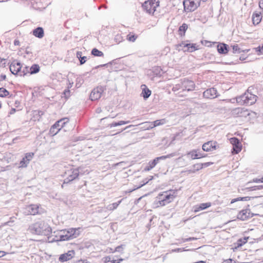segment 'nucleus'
Returning <instances> with one entry per match:
<instances>
[{"mask_svg": "<svg viewBox=\"0 0 263 263\" xmlns=\"http://www.w3.org/2000/svg\"><path fill=\"white\" fill-rule=\"evenodd\" d=\"M230 142L233 145L232 153L233 154H238L242 149V145L240 140L236 137H233L230 139Z\"/></svg>", "mask_w": 263, "mask_h": 263, "instance_id": "9d476101", "label": "nucleus"}, {"mask_svg": "<svg viewBox=\"0 0 263 263\" xmlns=\"http://www.w3.org/2000/svg\"><path fill=\"white\" fill-rule=\"evenodd\" d=\"M256 49L257 51H259L261 53H263V44L261 46H258Z\"/></svg>", "mask_w": 263, "mask_h": 263, "instance_id": "680f3d73", "label": "nucleus"}, {"mask_svg": "<svg viewBox=\"0 0 263 263\" xmlns=\"http://www.w3.org/2000/svg\"><path fill=\"white\" fill-rule=\"evenodd\" d=\"M231 47L232 49V52L233 53L236 54V53H240L242 52H245V50H242L240 48H239L238 45L237 44H234L233 45H231ZM249 50H246L247 52Z\"/></svg>", "mask_w": 263, "mask_h": 263, "instance_id": "a878e982", "label": "nucleus"}, {"mask_svg": "<svg viewBox=\"0 0 263 263\" xmlns=\"http://www.w3.org/2000/svg\"><path fill=\"white\" fill-rule=\"evenodd\" d=\"M124 245H121L120 246H118L115 248V249H114V251H112V252H122L123 251V249H124Z\"/></svg>", "mask_w": 263, "mask_h": 263, "instance_id": "a18cd8bd", "label": "nucleus"}, {"mask_svg": "<svg viewBox=\"0 0 263 263\" xmlns=\"http://www.w3.org/2000/svg\"><path fill=\"white\" fill-rule=\"evenodd\" d=\"M153 168L151 166V165L148 163L147 166H146L145 167V168H144V171L145 172H147V171H149L150 170H151Z\"/></svg>", "mask_w": 263, "mask_h": 263, "instance_id": "6e6d98bb", "label": "nucleus"}, {"mask_svg": "<svg viewBox=\"0 0 263 263\" xmlns=\"http://www.w3.org/2000/svg\"><path fill=\"white\" fill-rule=\"evenodd\" d=\"M177 192V190H169L160 193L155 201V204L159 207L171 203L176 197Z\"/></svg>", "mask_w": 263, "mask_h": 263, "instance_id": "f03ea898", "label": "nucleus"}, {"mask_svg": "<svg viewBox=\"0 0 263 263\" xmlns=\"http://www.w3.org/2000/svg\"><path fill=\"white\" fill-rule=\"evenodd\" d=\"M29 163L27 162V161L25 157L23 158L22 160L20 162V167H26L27 166Z\"/></svg>", "mask_w": 263, "mask_h": 263, "instance_id": "c03bdc74", "label": "nucleus"}, {"mask_svg": "<svg viewBox=\"0 0 263 263\" xmlns=\"http://www.w3.org/2000/svg\"><path fill=\"white\" fill-rule=\"evenodd\" d=\"M196 239H197V238L195 237H189V238L185 239L183 240V242L190 241L194 240H196Z\"/></svg>", "mask_w": 263, "mask_h": 263, "instance_id": "0e129e2a", "label": "nucleus"}, {"mask_svg": "<svg viewBox=\"0 0 263 263\" xmlns=\"http://www.w3.org/2000/svg\"><path fill=\"white\" fill-rule=\"evenodd\" d=\"M40 67L38 64H33L29 68L30 74H35L40 71Z\"/></svg>", "mask_w": 263, "mask_h": 263, "instance_id": "cd10ccee", "label": "nucleus"}, {"mask_svg": "<svg viewBox=\"0 0 263 263\" xmlns=\"http://www.w3.org/2000/svg\"><path fill=\"white\" fill-rule=\"evenodd\" d=\"M9 95V92L4 87H0V97L4 98Z\"/></svg>", "mask_w": 263, "mask_h": 263, "instance_id": "72a5a7b5", "label": "nucleus"}, {"mask_svg": "<svg viewBox=\"0 0 263 263\" xmlns=\"http://www.w3.org/2000/svg\"><path fill=\"white\" fill-rule=\"evenodd\" d=\"M174 156L175 154L172 153L167 155L158 157L155 158L154 160L149 161L148 163L154 168L160 161L165 160L167 158H170Z\"/></svg>", "mask_w": 263, "mask_h": 263, "instance_id": "4468645a", "label": "nucleus"}, {"mask_svg": "<svg viewBox=\"0 0 263 263\" xmlns=\"http://www.w3.org/2000/svg\"><path fill=\"white\" fill-rule=\"evenodd\" d=\"M96 113L97 114H100V112H102V109L101 107H98L96 110Z\"/></svg>", "mask_w": 263, "mask_h": 263, "instance_id": "774afa93", "label": "nucleus"}, {"mask_svg": "<svg viewBox=\"0 0 263 263\" xmlns=\"http://www.w3.org/2000/svg\"><path fill=\"white\" fill-rule=\"evenodd\" d=\"M79 168L70 169L66 172V177L64 179L63 184L62 185V187H64V184H68L72 182L73 180L78 179L79 176Z\"/></svg>", "mask_w": 263, "mask_h": 263, "instance_id": "423d86ee", "label": "nucleus"}, {"mask_svg": "<svg viewBox=\"0 0 263 263\" xmlns=\"http://www.w3.org/2000/svg\"><path fill=\"white\" fill-rule=\"evenodd\" d=\"M141 87H142V92L140 95L141 97H142L143 98V99L145 100H146L151 96V91L144 84L142 85Z\"/></svg>", "mask_w": 263, "mask_h": 263, "instance_id": "aec40b11", "label": "nucleus"}, {"mask_svg": "<svg viewBox=\"0 0 263 263\" xmlns=\"http://www.w3.org/2000/svg\"><path fill=\"white\" fill-rule=\"evenodd\" d=\"M79 235V229L70 228L60 231V240H69L77 237Z\"/></svg>", "mask_w": 263, "mask_h": 263, "instance_id": "39448f33", "label": "nucleus"}, {"mask_svg": "<svg viewBox=\"0 0 263 263\" xmlns=\"http://www.w3.org/2000/svg\"><path fill=\"white\" fill-rule=\"evenodd\" d=\"M211 206V202L202 203L199 205H196L194 206V211L196 213L200 211L205 210Z\"/></svg>", "mask_w": 263, "mask_h": 263, "instance_id": "412c9836", "label": "nucleus"}, {"mask_svg": "<svg viewBox=\"0 0 263 263\" xmlns=\"http://www.w3.org/2000/svg\"><path fill=\"white\" fill-rule=\"evenodd\" d=\"M30 215H35L39 213V206L36 204H31L28 206Z\"/></svg>", "mask_w": 263, "mask_h": 263, "instance_id": "5701e85b", "label": "nucleus"}, {"mask_svg": "<svg viewBox=\"0 0 263 263\" xmlns=\"http://www.w3.org/2000/svg\"><path fill=\"white\" fill-rule=\"evenodd\" d=\"M63 120H58L52 126L50 127L49 129V135L51 136H54L58 132L61 130L60 127V124L61 122H62Z\"/></svg>", "mask_w": 263, "mask_h": 263, "instance_id": "a211bd4d", "label": "nucleus"}, {"mask_svg": "<svg viewBox=\"0 0 263 263\" xmlns=\"http://www.w3.org/2000/svg\"><path fill=\"white\" fill-rule=\"evenodd\" d=\"M22 68V65L17 60L13 61L9 66L11 72L14 75H20V71Z\"/></svg>", "mask_w": 263, "mask_h": 263, "instance_id": "9b49d317", "label": "nucleus"}, {"mask_svg": "<svg viewBox=\"0 0 263 263\" xmlns=\"http://www.w3.org/2000/svg\"><path fill=\"white\" fill-rule=\"evenodd\" d=\"M105 89V87L103 86L95 88L90 93V99L92 101L98 100L101 98L102 93Z\"/></svg>", "mask_w": 263, "mask_h": 263, "instance_id": "1a4fd4ad", "label": "nucleus"}, {"mask_svg": "<svg viewBox=\"0 0 263 263\" xmlns=\"http://www.w3.org/2000/svg\"><path fill=\"white\" fill-rule=\"evenodd\" d=\"M149 182V180H148V179L147 178H145V179H144L142 181V183L140 185H139V186H137L136 187H135L134 189H132V190H128V191H125V193H131L132 192H133L134 191L138 189H139L140 187H141L142 186H143L144 185L146 184V183H147L148 182Z\"/></svg>", "mask_w": 263, "mask_h": 263, "instance_id": "2f4dec72", "label": "nucleus"}, {"mask_svg": "<svg viewBox=\"0 0 263 263\" xmlns=\"http://www.w3.org/2000/svg\"><path fill=\"white\" fill-rule=\"evenodd\" d=\"M32 34L35 37L41 39L44 36V30L43 28L38 27L33 30Z\"/></svg>", "mask_w": 263, "mask_h": 263, "instance_id": "4be33fe9", "label": "nucleus"}, {"mask_svg": "<svg viewBox=\"0 0 263 263\" xmlns=\"http://www.w3.org/2000/svg\"><path fill=\"white\" fill-rule=\"evenodd\" d=\"M59 237H60V232L58 233V234L57 235H55L54 236V238H53L50 241L51 242L62 241V240H60Z\"/></svg>", "mask_w": 263, "mask_h": 263, "instance_id": "8fccbe9b", "label": "nucleus"}, {"mask_svg": "<svg viewBox=\"0 0 263 263\" xmlns=\"http://www.w3.org/2000/svg\"><path fill=\"white\" fill-rule=\"evenodd\" d=\"M254 215L250 213L249 209H243L240 211L237 215V219L245 221L249 219L250 218L253 217Z\"/></svg>", "mask_w": 263, "mask_h": 263, "instance_id": "f8f14e48", "label": "nucleus"}, {"mask_svg": "<svg viewBox=\"0 0 263 263\" xmlns=\"http://www.w3.org/2000/svg\"><path fill=\"white\" fill-rule=\"evenodd\" d=\"M241 198H242V197H238V198L233 199L231 200V203H233L238 201H242V199H241Z\"/></svg>", "mask_w": 263, "mask_h": 263, "instance_id": "13d9d810", "label": "nucleus"}, {"mask_svg": "<svg viewBox=\"0 0 263 263\" xmlns=\"http://www.w3.org/2000/svg\"><path fill=\"white\" fill-rule=\"evenodd\" d=\"M63 120L62 121V122H61L59 125L61 129L62 127H63L65 126V124L67 123V122H68V121H69V119L67 118H62V119H60V120Z\"/></svg>", "mask_w": 263, "mask_h": 263, "instance_id": "de8ad7c7", "label": "nucleus"}, {"mask_svg": "<svg viewBox=\"0 0 263 263\" xmlns=\"http://www.w3.org/2000/svg\"><path fill=\"white\" fill-rule=\"evenodd\" d=\"M91 53L92 55H93L95 57H102V56H103V53L96 48L92 49Z\"/></svg>", "mask_w": 263, "mask_h": 263, "instance_id": "473e14b6", "label": "nucleus"}, {"mask_svg": "<svg viewBox=\"0 0 263 263\" xmlns=\"http://www.w3.org/2000/svg\"><path fill=\"white\" fill-rule=\"evenodd\" d=\"M82 53L81 51H78L77 52V57L79 59L80 65L84 64L87 60V57L86 56L82 57Z\"/></svg>", "mask_w": 263, "mask_h": 263, "instance_id": "7c9ffc66", "label": "nucleus"}, {"mask_svg": "<svg viewBox=\"0 0 263 263\" xmlns=\"http://www.w3.org/2000/svg\"><path fill=\"white\" fill-rule=\"evenodd\" d=\"M191 46V43H185L182 42V43L180 44L178 47L179 48V50L182 49L184 51V49H188L189 47Z\"/></svg>", "mask_w": 263, "mask_h": 263, "instance_id": "e433bc0d", "label": "nucleus"}, {"mask_svg": "<svg viewBox=\"0 0 263 263\" xmlns=\"http://www.w3.org/2000/svg\"><path fill=\"white\" fill-rule=\"evenodd\" d=\"M119 122V125H122L124 124H128L130 123V121H120Z\"/></svg>", "mask_w": 263, "mask_h": 263, "instance_id": "052dcab7", "label": "nucleus"}, {"mask_svg": "<svg viewBox=\"0 0 263 263\" xmlns=\"http://www.w3.org/2000/svg\"><path fill=\"white\" fill-rule=\"evenodd\" d=\"M253 182L255 183L263 182V178L260 179L254 178L253 179Z\"/></svg>", "mask_w": 263, "mask_h": 263, "instance_id": "4d7b16f0", "label": "nucleus"}, {"mask_svg": "<svg viewBox=\"0 0 263 263\" xmlns=\"http://www.w3.org/2000/svg\"><path fill=\"white\" fill-rule=\"evenodd\" d=\"M217 91L216 88L212 87L205 90L203 93L204 98L208 99L215 98L218 97Z\"/></svg>", "mask_w": 263, "mask_h": 263, "instance_id": "2eb2a0df", "label": "nucleus"}, {"mask_svg": "<svg viewBox=\"0 0 263 263\" xmlns=\"http://www.w3.org/2000/svg\"><path fill=\"white\" fill-rule=\"evenodd\" d=\"M75 254L73 250L68 251L67 253L62 254L59 257V261L61 262L67 261L72 258Z\"/></svg>", "mask_w": 263, "mask_h": 263, "instance_id": "dca6fc26", "label": "nucleus"}, {"mask_svg": "<svg viewBox=\"0 0 263 263\" xmlns=\"http://www.w3.org/2000/svg\"><path fill=\"white\" fill-rule=\"evenodd\" d=\"M63 96H62V97H64L66 99L69 98L70 95V91L69 90V89H65L63 93Z\"/></svg>", "mask_w": 263, "mask_h": 263, "instance_id": "49530a36", "label": "nucleus"}, {"mask_svg": "<svg viewBox=\"0 0 263 263\" xmlns=\"http://www.w3.org/2000/svg\"><path fill=\"white\" fill-rule=\"evenodd\" d=\"M29 68L30 67L26 65H25L24 66L22 65V68H21L19 76L24 77L25 76H26L27 74H30Z\"/></svg>", "mask_w": 263, "mask_h": 263, "instance_id": "c85d7f7f", "label": "nucleus"}, {"mask_svg": "<svg viewBox=\"0 0 263 263\" xmlns=\"http://www.w3.org/2000/svg\"><path fill=\"white\" fill-rule=\"evenodd\" d=\"M218 147V144L216 141H210L204 143L202 145V148L205 152L213 151Z\"/></svg>", "mask_w": 263, "mask_h": 263, "instance_id": "ddd939ff", "label": "nucleus"}, {"mask_svg": "<svg viewBox=\"0 0 263 263\" xmlns=\"http://www.w3.org/2000/svg\"><path fill=\"white\" fill-rule=\"evenodd\" d=\"M197 155L198 156H197V159L203 158V157H205L206 156L205 155H204V154L202 153L201 152H198V150H197Z\"/></svg>", "mask_w": 263, "mask_h": 263, "instance_id": "5fc2aeb1", "label": "nucleus"}, {"mask_svg": "<svg viewBox=\"0 0 263 263\" xmlns=\"http://www.w3.org/2000/svg\"><path fill=\"white\" fill-rule=\"evenodd\" d=\"M193 169L195 172L199 171L202 169V166L201 165V163H197L194 164L193 166Z\"/></svg>", "mask_w": 263, "mask_h": 263, "instance_id": "09e8293b", "label": "nucleus"}, {"mask_svg": "<svg viewBox=\"0 0 263 263\" xmlns=\"http://www.w3.org/2000/svg\"><path fill=\"white\" fill-rule=\"evenodd\" d=\"M249 238V237H245L242 238H239L236 242V247L239 248L242 246L245 245L247 242L248 239Z\"/></svg>", "mask_w": 263, "mask_h": 263, "instance_id": "c756f323", "label": "nucleus"}, {"mask_svg": "<svg viewBox=\"0 0 263 263\" xmlns=\"http://www.w3.org/2000/svg\"><path fill=\"white\" fill-rule=\"evenodd\" d=\"M6 60L5 59H1V66H3V67H5L6 66Z\"/></svg>", "mask_w": 263, "mask_h": 263, "instance_id": "338daca9", "label": "nucleus"}, {"mask_svg": "<svg viewBox=\"0 0 263 263\" xmlns=\"http://www.w3.org/2000/svg\"><path fill=\"white\" fill-rule=\"evenodd\" d=\"M30 233L48 236L51 234V227L43 221H37L32 224L29 227Z\"/></svg>", "mask_w": 263, "mask_h": 263, "instance_id": "f257e3e1", "label": "nucleus"}, {"mask_svg": "<svg viewBox=\"0 0 263 263\" xmlns=\"http://www.w3.org/2000/svg\"><path fill=\"white\" fill-rule=\"evenodd\" d=\"M187 28H188V25L185 23H183L179 28V29H178L179 34L181 36H184L185 32Z\"/></svg>", "mask_w": 263, "mask_h": 263, "instance_id": "bb28decb", "label": "nucleus"}, {"mask_svg": "<svg viewBox=\"0 0 263 263\" xmlns=\"http://www.w3.org/2000/svg\"><path fill=\"white\" fill-rule=\"evenodd\" d=\"M119 126V122H114L110 124H109L108 126L110 128L112 127H116V126Z\"/></svg>", "mask_w": 263, "mask_h": 263, "instance_id": "bf43d9fd", "label": "nucleus"}, {"mask_svg": "<svg viewBox=\"0 0 263 263\" xmlns=\"http://www.w3.org/2000/svg\"><path fill=\"white\" fill-rule=\"evenodd\" d=\"M6 79V76L4 74H2L0 76V82L5 80Z\"/></svg>", "mask_w": 263, "mask_h": 263, "instance_id": "69168bd1", "label": "nucleus"}, {"mask_svg": "<svg viewBox=\"0 0 263 263\" xmlns=\"http://www.w3.org/2000/svg\"><path fill=\"white\" fill-rule=\"evenodd\" d=\"M257 97L250 92L248 90L243 95L236 97V102L242 105L249 106L254 104L257 101Z\"/></svg>", "mask_w": 263, "mask_h": 263, "instance_id": "20e7f679", "label": "nucleus"}, {"mask_svg": "<svg viewBox=\"0 0 263 263\" xmlns=\"http://www.w3.org/2000/svg\"><path fill=\"white\" fill-rule=\"evenodd\" d=\"M189 250H186L183 248H176L172 250L173 252H181L183 251H188Z\"/></svg>", "mask_w": 263, "mask_h": 263, "instance_id": "603ef678", "label": "nucleus"}, {"mask_svg": "<svg viewBox=\"0 0 263 263\" xmlns=\"http://www.w3.org/2000/svg\"><path fill=\"white\" fill-rule=\"evenodd\" d=\"M195 86L193 81L187 78H183L179 80L178 82L173 86L172 90L174 92H178L192 91L195 90Z\"/></svg>", "mask_w": 263, "mask_h": 263, "instance_id": "7ed1b4c3", "label": "nucleus"}, {"mask_svg": "<svg viewBox=\"0 0 263 263\" xmlns=\"http://www.w3.org/2000/svg\"><path fill=\"white\" fill-rule=\"evenodd\" d=\"M217 50L219 53L226 54L230 50V47L228 45L224 43H219L217 46Z\"/></svg>", "mask_w": 263, "mask_h": 263, "instance_id": "f3484780", "label": "nucleus"}, {"mask_svg": "<svg viewBox=\"0 0 263 263\" xmlns=\"http://www.w3.org/2000/svg\"><path fill=\"white\" fill-rule=\"evenodd\" d=\"M83 82V80L81 78H78L77 79L76 86L78 87H80Z\"/></svg>", "mask_w": 263, "mask_h": 263, "instance_id": "3c124183", "label": "nucleus"}, {"mask_svg": "<svg viewBox=\"0 0 263 263\" xmlns=\"http://www.w3.org/2000/svg\"><path fill=\"white\" fill-rule=\"evenodd\" d=\"M198 49V47L196 46V44H191V46L188 49H184V51L193 52Z\"/></svg>", "mask_w": 263, "mask_h": 263, "instance_id": "ea45409f", "label": "nucleus"}, {"mask_svg": "<svg viewBox=\"0 0 263 263\" xmlns=\"http://www.w3.org/2000/svg\"><path fill=\"white\" fill-rule=\"evenodd\" d=\"M262 16L261 13H254L252 15V19L254 25H258L261 21Z\"/></svg>", "mask_w": 263, "mask_h": 263, "instance_id": "b1692460", "label": "nucleus"}, {"mask_svg": "<svg viewBox=\"0 0 263 263\" xmlns=\"http://www.w3.org/2000/svg\"><path fill=\"white\" fill-rule=\"evenodd\" d=\"M153 75L156 77H160L162 73V70L159 66H155L153 67L152 69Z\"/></svg>", "mask_w": 263, "mask_h": 263, "instance_id": "393cba45", "label": "nucleus"}, {"mask_svg": "<svg viewBox=\"0 0 263 263\" xmlns=\"http://www.w3.org/2000/svg\"><path fill=\"white\" fill-rule=\"evenodd\" d=\"M123 41V37L121 33H117L115 35L114 37V41L117 43L119 44Z\"/></svg>", "mask_w": 263, "mask_h": 263, "instance_id": "4c0bfd02", "label": "nucleus"}, {"mask_svg": "<svg viewBox=\"0 0 263 263\" xmlns=\"http://www.w3.org/2000/svg\"><path fill=\"white\" fill-rule=\"evenodd\" d=\"M164 123L163 120H157L151 123L149 128H153L154 127L162 125Z\"/></svg>", "mask_w": 263, "mask_h": 263, "instance_id": "f704fd0d", "label": "nucleus"}, {"mask_svg": "<svg viewBox=\"0 0 263 263\" xmlns=\"http://www.w3.org/2000/svg\"><path fill=\"white\" fill-rule=\"evenodd\" d=\"M201 0H184V9L188 12H193L200 5Z\"/></svg>", "mask_w": 263, "mask_h": 263, "instance_id": "6e6552de", "label": "nucleus"}, {"mask_svg": "<svg viewBox=\"0 0 263 263\" xmlns=\"http://www.w3.org/2000/svg\"><path fill=\"white\" fill-rule=\"evenodd\" d=\"M137 37H138V36L135 34L131 35L130 33H129V34H128L127 35L126 39L130 42H134L136 41Z\"/></svg>", "mask_w": 263, "mask_h": 263, "instance_id": "79ce46f5", "label": "nucleus"}, {"mask_svg": "<svg viewBox=\"0 0 263 263\" xmlns=\"http://www.w3.org/2000/svg\"><path fill=\"white\" fill-rule=\"evenodd\" d=\"M159 3L158 0H147L142 4V7L146 13L153 14L159 6Z\"/></svg>", "mask_w": 263, "mask_h": 263, "instance_id": "0eeeda50", "label": "nucleus"}, {"mask_svg": "<svg viewBox=\"0 0 263 263\" xmlns=\"http://www.w3.org/2000/svg\"><path fill=\"white\" fill-rule=\"evenodd\" d=\"M222 263H236V262L232 259H229L224 260Z\"/></svg>", "mask_w": 263, "mask_h": 263, "instance_id": "e2e57ef3", "label": "nucleus"}, {"mask_svg": "<svg viewBox=\"0 0 263 263\" xmlns=\"http://www.w3.org/2000/svg\"><path fill=\"white\" fill-rule=\"evenodd\" d=\"M233 114L239 117L247 116L249 115V111L247 109L243 108H236L233 110Z\"/></svg>", "mask_w": 263, "mask_h": 263, "instance_id": "6ab92c4d", "label": "nucleus"}, {"mask_svg": "<svg viewBox=\"0 0 263 263\" xmlns=\"http://www.w3.org/2000/svg\"><path fill=\"white\" fill-rule=\"evenodd\" d=\"M122 200H120L117 202H114L112 204H110L107 206V209L109 210H114L117 208L119 204L121 202Z\"/></svg>", "mask_w": 263, "mask_h": 263, "instance_id": "c9c22d12", "label": "nucleus"}, {"mask_svg": "<svg viewBox=\"0 0 263 263\" xmlns=\"http://www.w3.org/2000/svg\"><path fill=\"white\" fill-rule=\"evenodd\" d=\"M187 155L191 156L192 159H197L198 156L197 155V150L196 149H194V150L189 152Z\"/></svg>", "mask_w": 263, "mask_h": 263, "instance_id": "a19ab883", "label": "nucleus"}, {"mask_svg": "<svg viewBox=\"0 0 263 263\" xmlns=\"http://www.w3.org/2000/svg\"><path fill=\"white\" fill-rule=\"evenodd\" d=\"M263 189V185H255L248 188L249 191H253L256 190H260Z\"/></svg>", "mask_w": 263, "mask_h": 263, "instance_id": "37998d69", "label": "nucleus"}, {"mask_svg": "<svg viewBox=\"0 0 263 263\" xmlns=\"http://www.w3.org/2000/svg\"><path fill=\"white\" fill-rule=\"evenodd\" d=\"M34 154L33 153H28L25 154V159H26L27 162L29 163L30 161L32 159Z\"/></svg>", "mask_w": 263, "mask_h": 263, "instance_id": "58836bf2", "label": "nucleus"}, {"mask_svg": "<svg viewBox=\"0 0 263 263\" xmlns=\"http://www.w3.org/2000/svg\"><path fill=\"white\" fill-rule=\"evenodd\" d=\"M212 164H213L212 162H209L202 163H201V165L202 166V168H203L204 167H207L210 166L211 165H212Z\"/></svg>", "mask_w": 263, "mask_h": 263, "instance_id": "864d4df0", "label": "nucleus"}]
</instances>
